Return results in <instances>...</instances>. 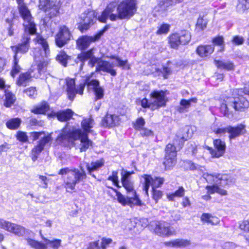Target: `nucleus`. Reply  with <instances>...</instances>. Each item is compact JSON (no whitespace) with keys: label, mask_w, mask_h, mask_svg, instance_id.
I'll use <instances>...</instances> for the list:
<instances>
[{"label":"nucleus","mask_w":249,"mask_h":249,"mask_svg":"<svg viewBox=\"0 0 249 249\" xmlns=\"http://www.w3.org/2000/svg\"><path fill=\"white\" fill-rule=\"evenodd\" d=\"M191 39L190 33L186 30L175 33L169 36V43L172 48L177 49L179 45L188 44Z\"/></svg>","instance_id":"nucleus-8"},{"label":"nucleus","mask_w":249,"mask_h":249,"mask_svg":"<svg viewBox=\"0 0 249 249\" xmlns=\"http://www.w3.org/2000/svg\"><path fill=\"white\" fill-rule=\"evenodd\" d=\"M213 45H200L196 50V53L200 57H207L212 54L214 51Z\"/></svg>","instance_id":"nucleus-29"},{"label":"nucleus","mask_w":249,"mask_h":249,"mask_svg":"<svg viewBox=\"0 0 249 249\" xmlns=\"http://www.w3.org/2000/svg\"><path fill=\"white\" fill-rule=\"evenodd\" d=\"M6 22L8 24V35L9 36H12L14 34L15 28L13 23V20L10 19H6Z\"/></svg>","instance_id":"nucleus-57"},{"label":"nucleus","mask_w":249,"mask_h":249,"mask_svg":"<svg viewBox=\"0 0 249 249\" xmlns=\"http://www.w3.org/2000/svg\"><path fill=\"white\" fill-rule=\"evenodd\" d=\"M214 62L216 67L219 69L226 70L228 71L234 69V65L231 62L214 60Z\"/></svg>","instance_id":"nucleus-36"},{"label":"nucleus","mask_w":249,"mask_h":249,"mask_svg":"<svg viewBox=\"0 0 249 249\" xmlns=\"http://www.w3.org/2000/svg\"><path fill=\"white\" fill-rule=\"evenodd\" d=\"M244 38L239 36H234L232 39V43L236 45H241L244 43Z\"/></svg>","instance_id":"nucleus-60"},{"label":"nucleus","mask_w":249,"mask_h":249,"mask_svg":"<svg viewBox=\"0 0 249 249\" xmlns=\"http://www.w3.org/2000/svg\"><path fill=\"white\" fill-rule=\"evenodd\" d=\"M142 177L144 179L143 190L147 195L150 185L152 189H156V188L160 186L164 181L163 178L156 177L153 178L150 176L147 175H144Z\"/></svg>","instance_id":"nucleus-20"},{"label":"nucleus","mask_w":249,"mask_h":249,"mask_svg":"<svg viewBox=\"0 0 249 249\" xmlns=\"http://www.w3.org/2000/svg\"><path fill=\"white\" fill-rule=\"evenodd\" d=\"M38 181H39V182L41 183V184L39 185L40 186L44 188H47L48 179L46 177L42 175H39Z\"/></svg>","instance_id":"nucleus-59"},{"label":"nucleus","mask_w":249,"mask_h":249,"mask_svg":"<svg viewBox=\"0 0 249 249\" xmlns=\"http://www.w3.org/2000/svg\"><path fill=\"white\" fill-rule=\"evenodd\" d=\"M80 139V151H85L91 144L92 142L88 137L87 134L82 133L80 129H71L67 125L57 137L56 142L58 144L65 146L72 145L74 141Z\"/></svg>","instance_id":"nucleus-2"},{"label":"nucleus","mask_w":249,"mask_h":249,"mask_svg":"<svg viewBox=\"0 0 249 249\" xmlns=\"http://www.w3.org/2000/svg\"><path fill=\"white\" fill-rule=\"evenodd\" d=\"M206 25L207 23L203 18H199L198 19L196 23V26L198 28L201 30H203L206 27Z\"/></svg>","instance_id":"nucleus-64"},{"label":"nucleus","mask_w":249,"mask_h":249,"mask_svg":"<svg viewBox=\"0 0 249 249\" xmlns=\"http://www.w3.org/2000/svg\"><path fill=\"white\" fill-rule=\"evenodd\" d=\"M11 229V231H9V232L14 233L19 236H23L26 232L24 227L13 223H12Z\"/></svg>","instance_id":"nucleus-43"},{"label":"nucleus","mask_w":249,"mask_h":249,"mask_svg":"<svg viewBox=\"0 0 249 249\" xmlns=\"http://www.w3.org/2000/svg\"><path fill=\"white\" fill-rule=\"evenodd\" d=\"M117 3L115 2H111L108 4L101 15L99 17V20L102 22H106L107 18H109L111 21H115L119 19L117 14L113 13L114 12L117 10Z\"/></svg>","instance_id":"nucleus-19"},{"label":"nucleus","mask_w":249,"mask_h":249,"mask_svg":"<svg viewBox=\"0 0 249 249\" xmlns=\"http://www.w3.org/2000/svg\"><path fill=\"white\" fill-rule=\"evenodd\" d=\"M171 229L167 223L159 222L156 225L154 231L159 236H168L173 233Z\"/></svg>","instance_id":"nucleus-24"},{"label":"nucleus","mask_w":249,"mask_h":249,"mask_svg":"<svg viewBox=\"0 0 249 249\" xmlns=\"http://www.w3.org/2000/svg\"><path fill=\"white\" fill-rule=\"evenodd\" d=\"M119 117L115 115L107 114L102 121L103 125L106 127H112L118 124Z\"/></svg>","instance_id":"nucleus-31"},{"label":"nucleus","mask_w":249,"mask_h":249,"mask_svg":"<svg viewBox=\"0 0 249 249\" xmlns=\"http://www.w3.org/2000/svg\"><path fill=\"white\" fill-rule=\"evenodd\" d=\"M177 147L171 143L166 145L165 149V155L163 164L166 169H169L176 163Z\"/></svg>","instance_id":"nucleus-14"},{"label":"nucleus","mask_w":249,"mask_h":249,"mask_svg":"<svg viewBox=\"0 0 249 249\" xmlns=\"http://www.w3.org/2000/svg\"><path fill=\"white\" fill-rule=\"evenodd\" d=\"M49 106L46 102H43L40 105L34 107L32 112L35 114H45L49 109Z\"/></svg>","instance_id":"nucleus-46"},{"label":"nucleus","mask_w":249,"mask_h":249,"mask_svg":"<svg viewBox=\"0 0 249 249\" xmlns=\"http://www.w3.org/2000/svg\"><path fill=\"white\" fill-rule=\"evenodd\" d=\"M145 124L144 119L142 117H140L135 122L133 123V126L135 130L140 131L144 127Z\"/></svg>","instance_id":"nucleus-50"},{"label":"nucleus","mask_w":249,"mask_h":249,"mask_svg":"<svg viewBox=\"0 0 249 249\" xmlns=\"http://www.w3.org/2000/svg\"><path fill=\"white\" fill-rule=\"evenodd\" d=\"M181 0H160L159 6L161 10H167L170 7L179 3Z\"/></svg>","instance_id":"nucleus-39"},{"label":"nucleus","mask_w":249,"mask_h":249,"mask_svg":"<svg viewBox=\"0 0 249 249\" xmlns=\"http://www.w3.org/2000/svg\"><path fill=\"white\" fill-rule=\"evenodd\" d=\"M237 97L230 96L224 98L221 104L220 110L224 116L230 118L233 116V111H244L249 107V101L243 97L242 94L249 95V86L244 89L234 90Z\"/></svg>","instance_id":"nucleus-1"},{"label":"nucleus","mask_w":249,"mask_h":249,"mask_svg":"<svg viewBox=\"0 0 249 249\" xmlns=\"http://www.w3.org/2000/svg\"><path fill=\"white\" fill-rule=\"evenodd\" d=\"M17 139L20 142H26L28 141V137L26 132L18 131L16 135Z\"/></svg>","instance_id":"nucleus-53"},{"label":"nucleus","mask_w":249,"mask_h":249,"mask_svg":"<svg viewBox=\"0 0 249 249\" xmlns=\"http://www.w3.org/2000/svg\"><path fill=\"white\" fill-rule=\"evenodd\" d=\"M213 144L215 150L211 149L210 153L213 157L219 158L225 152V143L221 140L217 139L213 141Z\"/></svg>","instance_id":"nucleus-25"},{"label":"nucleus","mask_w":249,"mask_h":249,"mask_svg":"<svg viewBox=\"0 0 249 249\" xmlns=\"http://www.w3.org/2000/svg\"><path fill=\"white\" fill-rule=\"evenodd\" d=\"M117 200L123 206L128 205L130 207L133 206H142V203L139 199L136 193H134V196L125 197L120 192H117Z\"/></svg>","instance_id":"nucleus-21"},{"label":"nucleus","mask_w":249,"mask_h":249,"mask_svg":"<svg viewBox=\"0 0 249 249\" xmlns=\"http://www.w3.org/2000/svg\"><path fill=\"white\" fill-rule=\"evenodd\" d=\"M108 28V26H106L94 36H81L76 41L77 46L80 50H85L87 49L91 42H95L99 39L104 33L107 31Z\"/></svg>","instance_id":"nucleus-15"},{"label":"nucleus","mask_w":249,"mask_h":249,"mask_svg":"<svg viewBox=\"0 0 249 249\" xmlns=\"http://www.w3.org/2000/svg\"><path fill=\"white\" fill-rule=\"evenodd\" d=\"M196 102L197 99L196 98H192L189 100L181 99L180 101V106L178 107L177 110L180 113L188 112L191 103H196Z\"/></svg>","instance_id":"nucleus-32"},{"label":"nucleus","mask_w":249,"mask_h":249,"mask_svg":"<svg viewBox=\"0 0 249 249\" xmlns=\"http://www.w3.org/2000/svg\"><path fill=\"white\" fill-rule=\"evenodd\" d=\"M24 28V33L22 36L20 43H18L15 46L12 47V50L15 52V54L18 55V53H26L30 48V35H35L36 33V25L35 23V27H33V30L32 28H29L31 30H26L25 26H23Z\"/></svg>","instance_id":"nucleus-7"},{"label":"nucleus","mask_w":249,"mask_h":249,"mask_svg":"<svg viewBox=\"0 0 249 249\" xmlns=\"http://www.w3.org/2000/svg\"><path fill=\"white\" fill-rule=\"evenodd\" d=\"M72 38L70 29L66 25L59 27L57 33L55 36V43L58 47H62L68 44Z\"/></svg>","instance_id":"nucleus-12"},{"label":"nucleus","mask_w":249,"mask_h":249,"mask_svg":"<svg viewBox=\"0 0 249 249\" xmlns=\"http://www.w3.org/2000/svg\"><path fill=\"white\" fill-rule=\"evenodd\" d=\"M170 29V25L168 24H162L157 31V34H166L168 33Z\"/></svg>","instance_id":"nucleus-54"},{"label":"nucleus","mask_w":249,"mask_h":249,"mask_svg":"<svg viewBox=\"0 0 249 249\" xmlns=\"http://www.w3.org/2000/svg\"><path fill=\"white\" fill-rule=\"evenodd\" d=\"M52 140L50 134L43 137L40 140L38 144L32 149V153L39 155L43 150L45 145Z\"/></svg>","instance_id":"nucleus-30"},{"label":"nucleus","mask_w":249,"mask_h":249,"mask_svg":"<svg viewBox=\"0 0 249 249\" xmlns=\"http://www.w3.org/2000/svg\"><path fill=\"white\" fill-rule=\"evenodd\" d=\"M104 164V160L100 159L96 161L92 162L90 164L87 163L86 167L89 174L95 178L94 175L92 174V172L94 171L98 170L100 168L102 167Z\"/></svg>","instance_id":"nucleus-34"},{"label":"nucleus","mask_w":249,"mask_h":249,"mask_svg":"<svg viewBox=\"0 0 249 249\" xmlns=\"http://www.w3.org/2000/svg\"><path fill=\"white\" fill-rule=\"evenodd\" d=\"M241 230L245 231H249V218L247 220L243 221L239 225Z\"/></svg>","instance_id":"nucleus-63"},{"label":"nucleus","mask_w":249,"mask_h":249,"mask_svg":"<svg viewBox=\"0 0 249 249\" xmlns=\"http://www.w3.org/2000/svg\"><path fill=\"white\" fill-rule=\"evenodd\" d=\"M73 112L70 109L60 111L56 113L57 119L61 121H67L69 120L72 116Z\"/></svg>","instance_id":"nucleus-37"},{"label":"nucleus","mask_w":249,"mask_h":249,"mask_svg":"<svg viewBox=\"0 0 249 249\" xmlns=\"http://www.w3.org/2000/svg\"><path fill=\"white\" fill-rule=\"evenodd\" d=\"M80 18L83 21L81 25L79 26L78 28L83 33L87 30L89 27L94 23V21L96 20L95 12L92 10H88L83 13Z\"/></svg>","instance_id":"nucleus-18"},{"label":"nucleus","mask_w":249,"mask_h":249,"mask_svg":"<svg viewBox=\"0 0 249 249\" xmlns=\"http://www.w3.org/2000/svg\"><path fill=\"white\" fill-rule=\"evenodd\" d=\"M18 59L17 57V54H15L14 56L13 64L12 70L10 72L11 76L14 78L16 75L20 72L21 68L18 65Z\"/></svg>","instance_id":"nucleus-44"},{"label":"nucleus","mask_w":249,"mask_h":249,"mask_svg":"<svg viewBox=\"0 0 249 249\" xmlns=\"http://www.w3.org/2000/svg\"><path fill=\"white\" fill-rule=\"evenodd\" d=\"M47 2V6L46 9H40L46 12L50 18L56 16L59 14V7L58 5H56L55 1L53 0H49Z\"/></svg>","instance_id":"nucleus-28"},{"label":"nucleus","mask_w":249,"mask_h":249,"mask_svg":"<svg viewBox=\"0 0 249 249\" xmlns=\"http://www.w3.org/2000/svg\"><path fill=\"white\" fill-rule=\"evenodd\" d=\"M32 80V76L30 72L21 73L16 81V84L19 86H26Z\"/></svg>","instance_id":"nucleus-33"},{"label":"nucleus","mask_w":249,"mask_h":249,"mask_svg":"<svg viewBox=\"0 0 249 249\" xmlns=\"http://www.w3.org/2000/svg\"><path fill=\"white\" fill-rule=\"evenodd\" d=\"M185 190L182 186H179L175 192L169 193L167 195L168 199L173 201L175 197H182L184 196Z\"/></svg>","instance_id":"nucleus-42"},{"label":"nucleus","mask_w":249,"mask_h":249,"mask_svg":"<svg viewBox=\"0 0 249 249\" xmlns=\"http://www.w3.org/2000/svg\"><path fill=\"white\" fill-rule=\"evenodd\" d=\"M56 60L63 66L66 67L68 62L71 60V57L69 56L64 52H61L56 56Z\"/></svg>","instance_id":"nucleus-47"},{"label":"nucleus","mask_w":249,"mask_h":249,"mask_svg":"<svg viewBox=\"0 0 249 249\" xmlns=\"http://www.w3.org/2000/svg\"><path fill=\"white\" fill-rule=\"evenodd\" d=\"M212 42L214 45L221 47V51H223L224 48V38L222 36H218L213 38Z\"/></svg>","instance_id":"nucleus-55"},{"label":"nucleus","mask_w":249,"mask_h":249,"mask_svg":"<svg viewBox=\"0 0 249 249\" xmlns=\"http://www.w3.org/2000/svg\"><path fill=\"white\" fill-rule=\"evenodd\" d=\"M237 10L239 12H243L249 8V0H238L236 6Z\"/></svg>","instance_id":"nucleus-49"},{"label":"nucleus","mask_w":249,"mask_h":249,"mask_svg":"<svg viewBox=\"0 0 249 249\" xmlns=\"http://www.w3.org/2000/svg\"><path fill=\"white\" fill-rule=\"evenodd\" d=\"M42 239L46 242V244L37 241L32 239H27V241L28 245L35 249H47V245L53 248V249H58L61 244V240L60 239H55L53 240H50L44 237L41 235Z\"/></svg>","instance_id":"nucleus-11"},{"label":"nucleus","mask_w":249,"mask_h":249,"mask_svg":"<svg viewBox=\"0 0 249 249\" xmlns=\"http://www.w3.org/2000/svg\"><path fill=\"white\" fill-rule=\"evenodd\" d=\"M123 186L126 189L127 192L132 193V196H134V193H136L133 188V184L130 180H124L121 181Z\"/></svg>","instance_id":"nucleus-51"},{"label":"nucleus","mask_w":249,"mask_h":249,"mask_svg":"<svg viewBox=\"0 0 249 249\" xmlns=\"http://www.w3.org/2000/svg\"><path fill=\"white\" fill-rule=\"evenodd\" d=\"M86 85L90 89H93L95 95V100L103 98L104 93L103 89L99 86V82L97 80H90L89 78L86 79Z\"/></svg>","instance_id":"nucleus-22"},{"label":"nucleus","mask_w":249,"mask_h":249,"mask_svg":"<svg viewBox=\"0 0 249 249\" xmlns=\"http://www.w3.org/2000/svg\"><path fill=\"white\" fill-rule=\"evenodd\" d=\"M93 124L94 120L91 118H86L82 121L81 125L85 132V133H84L85 134L92 132L93 131L90 129L93 127Z\"/></svg>","instance_id":"nucleus-38"},{"label":"nucleus","mask_w":249,"mask_h":249,"mask_svg":"<svg viewBox=\"0 0 249 249\" xmlns=\"http://www.w3.org/2000/svg\"><path fill=\"white\" fill-rule=\"evenodd\" d=\"M136 0H124L117 6V17L119 19H129L137 11Z\"/></svg>","instance_id":"nucleus-4"},{"label":"nucleus","mask_w":249,"mask_h":249,"mask_svg":"<svg viewBox=\"0 0 249 249\" xmlns=\"http://www.w3.org/2000/svg\"><path fill=\"white\" fill-rule=\"evenodd\" d=\"M245 131V126L242 124H239L236 126H228V133L229 134V138L230 140L234 139L242 135Z\"/></svg>","instance_id":"nucleus-26"},{"label":"nucleus","mask_w":249,"mask_h":249,"mask_svg":"<svg viewBox=\"0 0 249 249\" xmlns=\"http://www.w3.org/2000/svg\"><path fill=\"white\" fill-rule=\"evenodd\" d=\"M5 100L4 106L6 107H11L15 102L16 97L15 94L10 91H5Z\"/></svg>","instance_id":"nucleus-40"},{"label":"nucleus","mask_w":249,"mask_h":249,"mask_svg":"<svg viewBox=\"0 0 249 249\" xmlns=\"http://www.w3.org/2000/svg\"><path fill=\"white\" fill-rule=\"evenodd\" d=\"M206 188L209 194L217 193L223 196L227 195V191L226 190L220 188L216 185L207 186Z\"/></svg>","instance_id":"nucleus-48"},{"label":"nucleus","mask_w":249,"mask_h":249,"mask_svg":"<svg viewBox=\"0 0 249 249\" xmlns=\"http://www.w3.org/2000/svg\"><path fill=\"white\" fill-rule=\"evenodd\" d=\"M201 220L202 221L212 224V225L217 224L219 223V220L216 217L213 216L209 213H203L201 215Z\"/></svg>","instance_id":"nucleus-45"},{"label":"nucleus","mask_w":249,"mask_h":249,"mask_svg":"<svg viewBox=\"0 0 249 249\" xmlns=\"http://www.w3.org/2000/svg\"><path fill=\"white\" fill-rule=\"evenodd\" d=\"M24 92L31 98H35L37 94L36 88L34 87H30L25 89Z\"/></svg>","instance_id":"nucleus-58"},{"label":"nucleus","mask_w":249,"mask_h":249,"mask_svg":"<svg viewBox=\"0 0 249 249\" xmlns=\"http://www.w3.org/2000/svg\"><path fill=\"white\" fill-rule=\"evenodd\" d=\"M34 41L41 47L34 48L32 54L35 59L36 61H39L37 64V71L38 73L41 74L46 70L48 64L47 57L50 53V50L47 40L40 35H36Z\"/></svg>","instance_id":"nucleus-3"},{"label":"nucleus","mask_w":249,"mask_h":249,"mask_svg":"<svg viewBox=\"0 0 249 249\" xmlns=\"http://www.w3.org/2000/svg\"><path fill=\"white\" fill-rule=\"evenodd\" d=\"M190 241L183 239H177L173 241L165 243L166 246L172 247H185L190 245Z\"/></svg>","instance_id":"nucleus-35"},{"label":"nucleus","mask_w":249,"mask_h":249,"mask_svg":"<svg viewBox=\"0 0 249 249\" xmlns=\"http://www.w3.org/2000/svg\"><path fill=\"white\" fill-rule=\"evenodd\" d=\"M194 127L185 126L181 128L177 132L174 144L178 145V148H181L183 145L184 142L192 137L194 131Z\"/></svg>","instance_id":"nucleus-16"},{"label":"nucleus","mask_w":249,"mask_h":249,"mask_svg":"<svg viewBox=\"0 0 249 249\" xmlns=\"http://www.w3.org/2000/svg\"><path fill=\"white\" fill-rule=\"evenodd\" d=\"M23 1L24 0H17L19 14L24 20L23 25L25 27L26 30H30L29 28H31L33 30V27H35V22L30 11L24 4Z\"/></svg>","instance_id":"nucleus-10"},{"label":"nucleus","mask_w":249,"mask_h":249,"mask_svg":"<svg viewBox=\"0 0 249 249\" xmlns=\"http://www.w3.org/2000/svg\"><path fill=\"white\" fill-rule=\"evenodd\" d=\"M188 153H191L192 155L195 156L196 153V145L195 143H190L187 148Z\"/></svg>","instance_id":"nucleus-62"},{"label":"nucleus","mask_w":249,"mask_h":249,"mask_svg":"<svg viewBox=\"0 0 249 249\" xmlns=\"http://www.w3.org/2000/svg\"><path fill=\"white\" fill-rule=\"evenodd\" d=\"M87 175L84 169L81 170L74 168L70 171L69 176L65 180V188L68 192H74L76 184L82 181L86 178Z\"/></svg>","instance_id":"nucleus-5"},{"label":"nucleus","mask_w":249,"mask_h":249,"mask_svg":"<svg viewBox=\"0 0 249 249\" xmlns=\"http://www.w3.org/2000/svg\"><path fill=\"white\" fill-rule=\"evenodd\" d=\"M21 123V120L18 118H12L6 123V125L10 129L15 130L18 129Z\"/></svg>","instance_id":"nucleus-41"},{"label":"nucleus","mask_w":249,"mask_h":249,"mask_svg":"<svg viewBox=\"0 0 249 249\" xmlns=\"http://www.w3.org/2000/svg\"><path fill=\"white\" fill-rule=\"evenodd\" d=\"M114 65L110 62L101 60L98 62V65L96 67V71H103L110 73L112 76L116 75V71L113 69Z\"/></svg>","instance_id":"nucleus-23"},{"label":"nucleus","mask_w":249,"mask_h":249,"mask_svg":"<svg viewBox=\"0 0 249 249\" xmlns=\"http://www.w3.org/2000/svg\"><path fill=\"white\" fill-rule=\"evenodd\" d=\"M140 132L141 135L143 137L152 136L154 135V133L151 130L145 127L142 129Z\"/></svg>","instance_id":"nucleus-61"},{"label":"nucleus","mask_w":249,"mask_h":249,"mask_svg":"<svg viewBox=\"0 0 249 249\" xmlns=\"http://www.w3.org/2000/svg\"><path fill=\"white\" fill-rule=\"evenodd\" d=\"M89 59V60L88 65L91 68L93 67L96 64H97V65L98 62L101 60L100 58L93 56L92 51L91 50L78 54L75 60V62L76 64L80 63V67L81 69L84 65V62Z\"/></svg>","instance_id":"nucleus-17"},{"label":"nucleus","mask_w":249,"mask_h":249,"mask_svg":"<svg viewBox=\"0 0 249 249\" xmlns=\"http://www.w3.org/2000/svg\"><path fill=\"white\" fill-rule=\"evenodd\" d=\"M150 70L152 73H155L158 75L161 74L164 79H167L168 76L172 73L171 68L168 67L163 66L160 69L156 64H153L150 66Z\"/></svg>","instance_id":"nucleus-27"},{"label":"nucleus","mask_w":249,"mask_h":249,"mask_svg":"<svg viewBox=\"0 0 249 249\" xmlns=\"http://www.w3.org/2000/svg\"><path fill=\"white\" fill-rule=\"evenodd\" d=\"M149 101L146 98L141 101V106L144 108L151 107L152 109L158 108L165 105V92L162 90H155L150 94Z\"/></svg>","instance_id":"nucleus-6"},{"label":"nucleus","mask_w":249,"mask_h":249,"mask_svg":"<svg viewBox=\"0 0 249 249\" xmlns=\"http://www.w3.org/2000/svg\"><path fill=\"white\" fill-rule=\"evenodd\" d=\"M12 224V222L0 218V229L9 231H11Z\"/></svg>","instance_id":"nucleus-52"},{"label":"nucleus","mask_w":249,"mask_h":249,"mask_svg":"<svg viewBox=\"0 0 249 249\" xmlns=\"http://www.w3.org/2000/svg\"><path fill=\"white\" fill-rule=\"evenodd\" d=\"M66 91L69 99L72 101L74 100L76 94L83 95V91L86 85V81L84 83H81L76 87L75 82L73 79L67 78L66 79Z\"/></svg>","instance_id":"nucleus-13"},{"label":"nucleus","mask_w":249,"mask_h":249,"mask_svg":"<svg viewBox=\"0 0 249 249\" xmlns=\"http://www.w3.org/2000/svg\"><path fill=\"white\" fill-rule=\"evenodd\" d=\"M203 177L208 182H214L222 186L229 185L235 182L234 178L227 174H209L206 173L203 174Z\"/></svg>","instance_id":"nucleus-9"},{"label":"nucleus","mask_w":249,"mask_h":249,"mask_svg":"<svg viewBox=\"0 0 249 249\" xmlns=\"http://www.w3.org/2000/svg\"><path fill=\"white\" fill-rule=\"evenodd\" d=\"M153 192V198L155 200V203H157L158 200L160 199L163 195L162 192L156 189H152Z\"/></svg>","instance_id":"nucleus-56"}]
</instances>
